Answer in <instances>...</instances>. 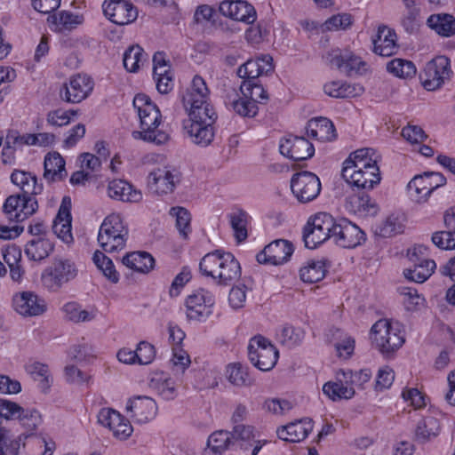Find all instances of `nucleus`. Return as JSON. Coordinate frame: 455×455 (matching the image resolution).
I'll use <instances>...</instances> for the list:
<instances>
[{"mask_svg":"<svg viewBox=\"0 0 455 455\" xmlns=\"http://www.w3.org/2000/svg\"><path fill=\"white\" fill-rule=\"evenodd\" d=\"M371 339L373 347L386 356L398 350L405 341L400 325L387 319H380L372 325Z\"/></svg>","mask_w":455,"mask_h":455,"instance_id":"obj_5","label":"nucleus"},{"mask_svg":"<svg viewBox=\"0 0 455 455\" xmlns=\"http://www.w3.org/2000/svg\"><path fill=\"white\" fill-rule=\"evenodd\" d=\"M126 411L138 423L144 424L152 420L157 412V405L154 399L148 396H138L129 400Z\"/></svg>","mask_w":455,"mask_h":455,"instance_id":"obj_27","label":"nucleus"},{"mask_svg":"<svg viewBox=\"0 0 455 455\" xmlns=\"http://www.w3.org/2000/svg\"><path fill=\"white\" fill-rule=\"evenodd\" d=\"M71 199L68 196H64L58 214L52 223L53 233L66 243L73 241L71 232Z\"/></svg>","mask_w":455,"mask_h":455,"instance_id":"obj_28","label":"nucleus"},{"mask_svg":"<svg viewBox=\"0 0 455 455\" xmlns=\"http://www.w3.org/2000/svg\"><path fill=\"white\" fill-rule=\"evenodd\" d=\"M38 208L34 196L12 195L5 200L3 211L10 221L22 222L33 215Z\"/></svg>","mask_w":455,"mask_h":455,"instance_id":"obj_14","label":"nucleus"},{"mask_svg":"<svg viewBox=\"0 0 455 455\" xmlns=\"http://www.w3.org/2000/svg\"><path fill=\"white\" fill-rule=\"evenodd\" d=\"M339 377H341V369L337 371L335 381H329L323 385V394L332 401L353 398L355 394L354 387L349 386V384H346Z\"/></svg>","mask_w":455,"mask_h":455,"instance_id":"obj_40","label":"nucleus"},{"mask_svg":"<svg viewBox=\"0 0 455 455\" xmlns=\"http://www.w3.org/2000/svg\"><path fill=\"white\" fill-rule=\"evenodd\" d=\"M209 89L204 80L196 76L191 86L182 96L183 106L188 114L191 123L214 124L217 114L213 107L208 102Z\"/></svg>","mask_w":455,"mask_h":455,"instance_id":"obj_3","label":"nucleus"},{"mask_svg":"<svg viewBox=\"0 0 455 455\" xmlns=\"http://www.w3.org/2000/svg\"><path fill=\"white\" fill-rule=\"evenodd\" d=\"M337 220L327 212H318L310 217L303 231L305 246L315 249L328 239H331Z\"/></svg>","mask_w":455,"mask_h":455,"instance_id":"obj_8","label":"nucleus"},{"mask_svg":"<svg viewBox=\"0 0 455 455\" xmlns=\"http://www.w3.org/2000/svg\"><path fill=\"white\" fill-rule=\"evenodd\" d=\"M144 60V51L139 45L131 46L124 54V66L129 72H137Z\"/></svg>","mask_w":455,"mask_h":455,"instance_id":"obj_60","label":"nucleus"},{"mask_svg":"<svg viewBox=\"0 0 455 455\" xmlns=\"http://www.w3.org/2000/svg\"><path fill=\"white\" fill-rule=\"evenodd\" d=\"M24 438L22 435L12 438L8 429H0V455H17L21 444L24 445Z\"/></svg>","mask_w":455,"mask_h":455,"instance_id":"obj_56","label":"nucleus"},{"mask_svg":"<svg viewBox=\"0 0 455 455\" xmlns=\"http://www.w3.org/2000/svg\"><path fill=\"white\" fill-rule=\"evenodd\" d=\"M273 59L270 55H262L254 60H248L237 69V76L244 81L254 80L262 75H267L274 69Z\"/></svg>","mask_w":455,"mask_h":455,"instance_id":"obj_29","label":"nucleus"},{"mask_svg":"<svg viewBox=\"0 0 455 455\" xmlns=\"http://www.w3.org/2000/svg\"><path fill=\"white\" fill-rule=\"evenodd\" d=\"M323 91L332 98H355L362 95L364 89L358 84L331 81L324 84Z\"/></svg>","mask_w":455,"mask_h":455,"instance_id":"obj_41","label":"nucleus"},{"mask_svg":"<svg viewBox=\"0 0 455 455\" xmlns=\"http://www.w3.org/2000/svg\"><path fill=\"white\" fill-rule=\"evenodd\" d=\"M73 110L56 109L50 111L47 115V122L54 126H64L70 123L71 116H76Z\"/></svg>","mask_w":455,"mask_h":455,"instance_id":"obj_64","label":"nucleus"},{"mask_svg":"<svg viewBox=\"0 0 455 455\" xmlns=\"http://www.w3.org/2000/svg\"><path fill=\"white\" fill-rule=\"evenodd\" d=\"M104 14L113 23L126 25L133 22L138 17V11L134 5L124 0H111L102 4Z\"/></svg>","mask_w":455,"mask_h":455,"instance_id":"obj_23","label":"nucleus"},{"mask_svg":"<svg viewBox=\"0 0 455 455\" xmlns=\"http://www.w3.org/2000/svg\"><path fill=\"white\" fill-rule=\"evenodd\" d=\"M53 243L46 237H36L29 241L25 248L28 258L34 261L46 259L53 251Z\"/></svg>","mask_w":455,"mask_h":455,"instance_id":"obj_43","label":"nucleus"},{"mask_svg":"<svg viewBox=\"0 0 455 455\" xmlns=\"http://www.w3.org/2000/svg\"><path fill=\"white\" fill-rule=\"evenodd\" d=\"M427 251V248L424 245H417L408 251V257L413 267L404 270L406 279L422 283L434 273L436 264L434 260L425 258Z\"/></svg>","mask_w":455,"mask_h":455,"instance_id":"obj_11","label":"nucleus"},{"mask_svg":"<svg viewBox=\"0 0 455 455\" xmlns=\"http://www.w3.org/2000/svg\"><path fill=\"white\" fill-rule=\"evenodd\" d=\"M431 240L442 250L455 249V230L446 228V230L436 231L432 235Z\"/></svg>","mask_w":455,"mask_h":455,"instance_id":"obj_62","label":"nucleus"},{"mask_svg":"<svg viewBox=\"0 0 455 455\" xmlns=\"http://www.w3.org/2000/svg\"><path fill=\"white\" fill-rule=\"evenodd\" d=\"M128 230L119 214H110L103 220L98 242L106 252H115L125 247Z\"/></svg>","mask_w":455,"mask_h":455,"instance_id":"obj_7","label":"nucleus"},{"mask_svg":"<svg viewBox=\"0 0 455 455\" xmlns=\"http://www.w3.org/2000/svg\"><path fill=\"white\" fill-rule=\"evenodd\" d=\"M200 271L211 276L220 284H230L241 276V267L238 260L230 252L216 250L206 254L200 261Z\"/></svg>","mask_w":455,"mask_h":455,"instance_id":"obj_4","label":"nucleus"},{"mask_svg":"<svg viewBox=\"0 0 455 455\" xmlns=\"http://www.w3.org/2000/svg\"><path fill=\"white\" fill-rule=\"evenodd\" d=\"M240 91L243 96L253 100L255 104L266 102L268 100L267 91L258 81L248 80L243 81L240 86Z\"/></svg>","mask_w":455,"mask_h":455,"instance_id":"obj_55","label":"nucleus"},{"mask_svg":"<svg viewBox=\"0 0 455 455\" xmlns=\"http://www.w3.org/2000/svg\"><path fill=\"white\" fill-rule=\"evenodd\" d=\"M231 433L233 440L235 443L238 442L243 452L257 455L264 446L269 444L266 440L256 439L254 427L250 425L236 424Z\"/></svg>","mask_w":455,"mask_h":455,"instance_id":"obj_24","label":"nucleus"},{"mask_svg":"<svg viewBox=\"0 0 455 455\" xmlns=\"http://www.w3.org/2000/svg\"><path fill=\"white\" fill-rule=\"evenodd\" d=\"M170 215L176 219V228L183 238H187L191 232V215L189 212L180 206L172 207Z\"/></svg>","mask_w":455,"mask_h":455,"instance_id":"obj_57","label":"nucleus"},{"mask_svg":"<svg viewBox=\"0 0 455 455\" xmlns=\"http://www.w3.org/2000/svg\"><path fill=\"white\" fill-rule=\"evenodd\" d=\"M11 180L22 190V195L35 197L43 191V184L38 183L36 176L31 172L14 170L11 175Z\"/></svg>","mask_w":455,"mask_h":455,"instance_id":"obj_37","label":"nucleus"},{"mask_svg":"<svg viewBox=\"0 0 455 455\" xmlns=\"http://www.w3.org/2000/svg\"><path fill=\"white\" fill-rule=\"evenodd\" d=\"M93 89V81L87 75L77 74L65 84L64 91L60 92V97L69 103H79L85 100Z\"/></svg>","mask_w":455,"mask_h":455,"instance_id":"obj_21","label":"nucleus"},{"mask_svg":"<svg viewBox=\"0 0 455 455\" xmlns=\"http://www.w3.org/2000/svg\"><path fill=\"white\" fill-rule=\"evenodd\" d=\"M14 310L23 316H37L46 311L44 299L33 291L16 293L12 298Z\"/></svg>","mask_w":455,"mask_h":455,"instance_id":"obj_25","label":"nucleus"},{"mask_svg":"<svg viewBox=\"0 0 455 455\" xmlns=\"http://www.w3.org/2000/svg\"><path fill=\"white\" fill-rule=\"evenodd\" d=\"M225 104L232 110L243 117H254L259 111L258 105L246 96H238L235 90L231 94H228Z\"/></svg>","mask_w":455,"mask_h":455,"instance_id":"obj_38","label":"nucleus"},{"mask_svg":"<svg viewBox=\"0 0 455 455\" xmlns=\"http://www.w3.org/2000/svg\"><path fill=\"white\" fill-rule=\"evenodd\" d=\"M328 341L332 344L336 354L339 358L348 359L355 350V339L348 333L335 327L329 329L327 333Z\"/></svg>","mask_w":455,"mask_h":455,"instance_id":"obj_32","label":"nucleus"},{"mask_svg":"<svg viewBox=\"0 0 455 455\" xmlns=\"http://www.w3.org/2000/svg\"><path fill=\"white\" fill-rule=\"evenodd\" d=\"M227 375L229 382L237 387L251 386L254 381L250 376L247 367L241 363L228 365Z\"/></svg>","mask_w":455,"mask_h":455,"instance_id":"obj_54","label":"nucleus"},{"mask_svg":"<svg viewBox=\"0 0 455 455\" xmlns=\"http://www.w3.org/2000/svg\"><path fill=\"white\" fill-rule=\"evenodd\" d=\"M313 429L311 419H300L279 427L276 431L279 439L290 443L303 441Z\"/></svg>","mask_w":455,"mask_h":455,"instance_id":"obj_31","label":"nucleus"},{"mask_svg":"<svg viewBox=\"0 0 455 455\" xmlns=\"http://www.w3.org/2000/svg\"><path fill=\"white\" fill-rule=\"evenodd\" d=\"M397 36L394 29L381 25L378 28L376 36L372 38L373 52L383 57H389L396 52Z\"/></svg>","mask_w":455,"mask_h":455,"instance_id":"obj_30","label":"nucleus"},{"mask_svg":"<svg viewBox=\"0 0 455 455\" xmlns=\"http://www.w3.org/2000/svg\"><path fill=\"white\" fill-rule=\"evenodd\" d=\"M278 350L266 338L258 335L251 339L248 345V356L251 363L259 370H271L278 359Z\"/></svg>","mask_w":455,"mask_h":455,"instance_id":"obj_10","label":"nucleus"},{"mask_svg":"<svg viewBox=\"0 0 455 455\" xmlns=\"http://www.w3.org/2000/svg\"><path fill=\"white\" fill-rule=\"evenodd\" d=\"M27 372L39 382V387L43 392H46L51 386V376L46 364L39 362H33L26 366Z\"/></svg>","mask_w":455,"mask_h":455,"instance_id":"obj_51","label":"nucleus"},{"mask_svg":"<svg viewBox=\"0 0 455 455\" xmlns=\"http://www.w3.org/2000/svg\"><path fill=\"white\" fill-rule=\"evenodd\" d=\"M450 60L445 56H437L428 61L420 74L421 84L427 91L440 88L451 77Z\"/></svg>","mask_w":455,"mask_h":455,"instance_id":"obj_12","label":"nucleus"},{"mask_svg":"<svg viewBox=\"0 0 455 455\" xmlns=\"http://www.w3.org/2000/svg\"><path fill=\"white\" fill-rule=\"evenodd\" d=\"M44 178L48 181L61 180L67 176L65 161L57 152L48 153L44 157Z\"/></svg>","mask_w":455,"mask_h":455,"instance_id":"obj_39","label":"nucleus"},{"mask_svg":"<svg viewBox=\"0 0 455 455\" xmlns=\"http://www.w3.org/2000/svg\"><path fill=\"white\" fill-rule=\"evenodd\" d=\"M427 25L441 36L450 37L455 35V18L451 14H432L427 18Z\"/></svg>","mask_w":455,"mask_h":455,"instance_id":"obj_42","label":"nucleus"},{"mask_svg":"<svg viewBox=\"0 0 455 455\" xmlns=\"http://www.w3.org/2000/svg\"><path fill=\"white\" fill-rule=\"evenodd\" d=\"M291 188L300 203H307L314 200L319 195L321 182L315 173L302 172L292 176Z\"/></svg>","mask_w":455,"mask_h":455,"instance_id":"obj_17","label":"nucleus"},{"mask_svg":"<svg viewBox=\"0 0 455 455\" xmlns=\"http://www.w3.org/2000/svg\"><path fill=\"white\" fill-rule=\"evenodd\" d=\"M180 172L174 167L157 168L148 174V187L158 195H166L173 192L180 181Z\"/></svg>","mask_w":455,"mask_h":455,"instance_id":"obj_18","label":"nucleus"},{"mask_svg":"<svg viewBox=\"0 0 455 455\" xmlns=\"http://www.w3.org/2000/svg\"><path fill=\"white\" fill-rule=\"evenodd\" d=\"M327 272L325 260H309L299 270L300 279L305 283H316L321 281Z\"/></svg>","mask_w":455,"mask_h":455,"instance_id":"obj_48","label":"nucleus"},{"mask_svg":"<svg viewBox=\"0 0 455 455\" xmlns=\"http://www.w3.org/2000/svg\"><path fill=\"white\" fill-rule=\"evenodd\" d=\"M378 159L374 149H358L344 162L341 175L352 187L371 189L381 180Z\"/></svg>","mask_w":455,"mask_h":455,"instance_id":"obj_1","label":"nucleus"},{"mask_svg":"<svg viewBox=\"0 0 455 455\" xmlns=\"http://www.w3.org/2000/svg\"><path fill=\"white\" fill-rule=\"evenodd\" d=\"M122 262L127 267L140 273H148L154 267L155 259L148 252L138 251L126 254Z\"/></svg>","mask_w":455,"mask_h":455,"instance_id":"obj_45","label":"nucleus"},{"mask_svg":"<svg viewBox=\"0 0 455 455\" xmlns=\"http://www.w3.org/2000/svg\"><path fill=\"white\" fill-rule=\"evenodd\" d=\"M109 197L115 200L129 203H139L142 200V194L140 190L124 180H114L108 187Z\"/></svg>","mask_w":455,"mask_h":455,"instance_id":"obj_33","label":"nucleus"},{"mask_svg":"<svg viewBox=\"0 0 455 455\" xmlns=\"http://www.w3.org/2000/svg\"><path fill=\"white\" fill-rule=\"evenodd\" d=\"M405 217L402 213H392L379 227V234L388 237L403 232Z\"/></svg>","mask_w":455,"mask_h":455,"instance_id":"obj_53","label":"nucleus"},{"mask_svg":"<svg viewBox=\"0 0 455 455\" xmlns=\"http://www.w3.org/2000/svg\"><path fill=\"white\" fill-rule=\"evenodd\" d=\"M306 131L307 136L321 141H331L337 137L334 124L326 117L320 116L309 120Z\"/></svg>","mask_w":455,"mask_h":455,"instance_id":"obj_35","label":"nucleus"},{"mask_svg":"<svg viewBox=\"0 0 455 455\" xmlns=\"http://www.w3.org/2000/svg\"><path fill=\"white\" fill-rule=\"evenodd\" d=\"M387 70L399 78H410L415 76L416 67L412 61L403 59H394L387 62Z\"/></svg>","mask_w":455,"mask_h":455,"instance_id":"obj_52","label":"nucleus"},{"mask_svg":"<svg viewBox=\"0 0 455 455\" xmlns=\"http://www.w3.org/2000/svg\"><path fill=\"white\" fill-rule=\"evenodd\" d=\"M440 432V423L433 416H426L417 425L416 438L419 441L425 442L432 437L438 435Z\"/></svg>","mask_w":455,"mask_h":455,"instance_id":"obj_49","label":"nucleus"},{"mask_svg":"<svg viewBox=\"0 0 455 455\" xmlns=\"http://www.w3.org/2000/svg\"><path fill=\"white\" fill-rule=\"evenodd\" d=\"M47 21L52 30L67 33L83 24L84 16L69 11H61L57 14L49 15Z\"/></svg>","mask_w":455,"mask_h":455,"instance_id":"obj_34","label":"nucleus"},{"mask_svg":"<svg viewBox=\"0 0 455 455\" xmlns=\"http://www.w3.org/2000/svg\"><path fill=\"white\" fill-rule=\"evenodd\" d=\"M304 339V331L300 328L283 326L279 334L280 342L291 348L299 345Z\"/></svg>","mask_w":455,"mask_h":455,"instance_id":"obj_61","label":"nucleus"},{"mask_svg":"<svg viewBox=\"0 0 455 455\" xmlns=\"http://www.w3.org/2000/svg\"><path fill=\"white\" fill-rule=\"evenodd\" d=\"M445 178L439 172H424L416 175L407 185L410 196L418 203L425 202L431 193L445 184Z\"/></svg>","mask_w":455,"mask_h":455,"instance_id":"obj_13","label":"nucleus"},{"mask_svg":"<svg viewBox=\"0 0 455 455\" xmlns=\"http://www.w3.org/2000/svg\"><path fill=\"white\" fill-rule=\"evenodd\" d=\"M93 261L108 279L113 283L118 282L119 275L115 268L114 263L108 257L97 251L93 255Z\"/></svg>","mask_w":455,"mask_h":455,"instance_id":"obj_59","label":"nucleus"},{"mask_svg":"<svg viewBox=\"0 0 455 455\" xmlns=\"http://www.w3.org/2000/svg\"><path fill=\"white\" fill-rule=\"evenodd\" d=\"M279 149L283 156L293 161H304L315 154L313 144L303 136L288 135L281 140Z\"/></svg>","mask_w":455,"mask_h":455,"instance_id":"obj_20","label":"nucleus"},{"mask_svg":"<svg viewBox=\"0 0 455 455\" xmlns=\"http://www.w3.org/2000/svg\"><path fill=\"white\" fill-rule=\"evenodd\" d=\"M207 446L213 453H223L232 450L235 442L232 438V433L227 430L213 432L207 440Z\"/></svg>","mask_w":455,"mask_h":455,"instance_id":"obj_47","label":"nucleus"},{"mask_svg":"<svg viewBox=\"0 0 455 455\" xmlns=\"http://www.w3.org/2000/svg\"><path fill=\"white\" fill-rule=\"evenodd\" d=\"M215 303L212 292L200 289L188 295L186 299V314L188 320L204 321L212 313V307Z\"/></svg>","mask_w":455,"mask_h":455,"instance_id":"obj_16","label":"nucleus"},{"mask_svg":"<svg viewBox=\"0 0 455 455\" xmlns=\"http://www.w3.org/2000/svg\"><path fill=\"white\" fill-rule=\"evenodd\" d=\"M133 107L137 109L141 129L133 132L134 137L156 145L166 143L170 136L159 129L161 113L151 99L146 94H137L133 99Z\"/></svg>","mask_w":455,"mask_h":455,"instance_id":"obj_2","label":"nucleus"},{"mask_svg":"<svg viewBox=\"0 0 455 455\" xmlns=\"http://www.w3.org/2000/svg\"><path fill=\"white\" fill-rule=\"evenodd\" d=\"M293 252V245L287 240L279 239L267 244L256 256L260 264L281 265L286 262Z\"/></svg>","mask_w":455,"mask_h":455,"instance_id":"obj_22","label":"nucleus"},{"mask_svg":"<svg viewBox=\"0 0 455 455\" xmlns=\"http://www.w3.org/2000/svg\"><path fill=\"white\" fill-rule=\"evenodd\" d=\"M331 239L342 248H355L365 240V234L351 221L340 219L337 220Z\"/></svg>","mask_w":455,"mask_h":455,"instance_id":"obj_19","label":"nucleus"},{"mask_svg":"<svg viewBox=\"0 0 455 455\" xmlns=\"http://www.w3.org/2000/svg\"><path fill=\"white\" fill-rule=\"evenodd\" d=\"M323 60L324 63L331 68H336L347 76L360 73L362 68L365 65L364 62L361 60V58L355 55L353 52L339 48L331 49L327 52L323 56Z\"/></svg>","mask_w":455,"mask_h":455,"instance_id":"obj_15","label":"nucleus"},{"mask_svg":"<svg viewBox=\"0 0 455 455\" xmlns=\"http://www.w3.org/2000/svg\"><path fill=\"white\" fill-rule=\"evenodd\" d=\"M149 387L164 400H173L178 395L177 385L168 374L155 373L150 379Z\"/></svg>","mask_w":455,"mask_h":455,"instance_id":"obj_36","label":"nucleus"},{"mask_svg":"<svg viewBox=\"0 0 455 455\" xmlns=\"http://www.w3.org/2000/svg\"><path fill=\"white\" fill-rule=\"evenodd\" d=\"M192 141L203 147L208 146L214 138L213 124L191 123L185 125Z\"/></svg>","mask_w":455,"mask_h":455,"instance_id":"obj_44","label":"nucleus"},{"mask_svg":"<svg viewBox=\"0 0 455 455\" xmlns=\"http://www.w3.org/2000/svg\"><path fill=\"white\" fill-rule=\"evenodd\" d=\"M371 377V372L368 369L360 370L357 371H353L349 369L344 370L341 369V377L339 379L345 381L346 384H349V386L363 388V385L367 383Z\"/></svg>","mask_w":455,"mask_h":455,"instance_id":"obj_58","label":"nucleus"},{"mask_svg":"<svg viewBox=\"0 0 455 455\" xmlns=\"http://www.w3.org/2000/svg\"><path fill=\"white\" fill-rule=\"evenodd\" d=\"M231 228L234 231V235L238 243L243 242L247 236V225L249 221V215L243 210H237L229 215Z\"/></svg>","mask_w":455,"mask_h":455,"instance_id":"obj_50","label":"nucleus"},{"mask_svg":"<svg viewBox=\"0 0 455 455\" xmlns=\"http://www.w3.org/2000/svg\"><path fill=\"white\" fill-rule=\"evenodd\" d=\"M355 204V211L365 216H374L378 212V206L368 195L354 197Z\"/></svg>","mask_w":455,"mask_h":455,"instance_id":"obj_63","label":"nucleus"},{"mask_svg":"<svg viewBox=\"0 0 455 455\" xmlns=\"http://www.w3.org/2000/svg\"><path fill=\"white\" fill-rule=\"evenodd\" d=\"M0 414L5 419H17L27 432L32 434L42 424V415L32 407L24 408L15 402L0 398Z\"/></svg>","mask_w":455,"mask_h":455,"instance_id":"obj_9","label":"nucleus"},{"mask_svg":"<svg viewBox=\"0 0 455 455\" xmlns=\"http://www.w3.org/2000/svg\"><path fill=\"white\" fill-rule=\"evenodd\" d=\"M62 312L66 320L75 323L92 321L97 315L96 309H83L82 306L76 301L66 303L62 307Z\"/></svg>","mask_w":455,"mask_h":455,"instance_id":"obj_46","label":"nucleus"},{"mask_svg":"<svg viewBox=\"0 0 455 455\" xmlns=\"http://www.w3.org/2000/svg\"><path fill=\"white\" fill-rule=\"evenodd\" d=\"M220 12L232 20L252 24L257 18L254 7L246 1H228L225 0L220 4Z\"/></svg>","mask_w":455,"mask_h":455,"instance_id":"obj_26","label":"nucleus"},{"mask_svg":"<svg viewBox=\"0 0 455 455\" xmlns=\"http://www.w3.org/2000/svg\"><path fill=\"white\" fill-rule=\"evenodd\" d=\"M79 270L75 261L56 257L42 273L43 285L50 291H59L64 285L75 280Z\"/></svg>","mask_w":455,"mask_h":455,"instance_id":"obj_6","label":"nucleus"}]
</instances>
